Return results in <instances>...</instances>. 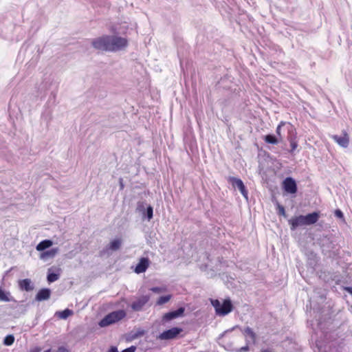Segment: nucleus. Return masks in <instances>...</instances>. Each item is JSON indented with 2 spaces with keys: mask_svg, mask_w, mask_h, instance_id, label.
Instances as JSON below:
<instances>
[{
  "mask_svg": "<svg viewBox=\"0 0 352 352\" xmlns=\"http://www.w3.org/2000/svg\"><path fill=\"white\" fill-rule=\"evenodd\" d=\"M128 44L126 38L116 36H102L92 41L93 47L98 50L114 52L125 47Z\"/></svg>",
  "mask_w": 352,
  "mask_h": 352,
  "instance_id": "nucleus-1",
  "label": "nucleus"
},
{
  "mask_svg": "<svg viewBox=\"0 0 352 352\" xmlns=\"http://www.w3.org/2000/svg\"><path fill=\"white\" fill-rule=\"evenodd\" d=\"M320 218L318 212H314L305 216L299 215L291 218L288 222L292 230H296L299 226L312 225L316 223Z\"/></svg>",
  "mask_w": 352,
  "mask_h": 352,
  "instance_id": "nucleus-2",
  "label": "nucleus"
},
{
  "mask_svg": "<svg viewBox=\"0 0 352 352\" xmlns=\"http://www.w3.org/2000/svg\"><path fill=\"white\" fill-rule=\"evenodd\" d=\"M210 302L214 307L216 314L219 316H226L233 309V305L230 299L224 300L222 303L217 299H212Z\"/></svg>",
  "mask_w": 352,
  "mask_h": 352,
  "instance_id": "nucleus-3",
  "label": "nucleus"
},
{
  "mask_svg": "<svg viewBox=\"0 0 352 352\" xmlns=\"http://www.w3.org/2000/svg\"><path fill=\"white\" fill-rule=\"evenodd\" d=\"M126 316V312L124 310H118L112 311L105 316L100 322L99 325L101 327H107L114 324Z\"/></svg>",
  "mask_w": 352,
  "mask_h": 352,
  "instance_id": "nucleus-4",
  "label": "nucleus"
},
{
  "mask_svg": "<svg viewBox=\"0 0 352 352\" xmlns=\"http://www.w3.org/2000/svg\"><path fill=\"white\" fill-rule=\"evenodd\" d=\"M183 332V329L181 327H172L169 329L165 330L157 336V339L160 340H170L183 337L180 334Z\"/></svg>",
  "mask_w": 352,
  "mask_h": 352,
  "instance_id": "nucleus-5",
  "label": "nucleus"
},
{
  "mask_svg": "<svg viewBox=\"0 0 352 352\" xmlns=\"http://www.w3.org/2000/svg\"><path fill=\"white\" fill-rule=\"evenodd\" d=\"M284 190L289 194H295L297 192V185L295 180L292 177H286L282 184Z\"/></svg>",
  "mask_w": 352,
  "mask_h": 352,
  "instance_id": "nucleus-6",
  "label": "nucleus"
},
{
  "mask_svg": "<svg viewBox=\"0 0 352 352\" xmlns=\"http://www.w3.org/2000/svg\"><path fill=\"white\" fill-rule=\"evenodd\" d=\"M184 312V308L180 307L175 311L166 313L163 315V316L162 318V322H168L173 319H175V318L182 316Z\"/></svg>",
  "mask_w": 352,
  "mask_h": 352,
  "instance_id": "nucleus-7",
  "label": "nucleus"
},
{
  "mask_svg": "<svg viewBox=\"0 0 352 352\" xmlns=\"http://www.w3.org/2000/svg\"><path fill=\"white\" fill-rule=\"evenodd\" d=\"M331 138L343 148H346L349 146V137L348 133L345 131L342 132V136L333 135L331 136Z\"/></svg>",
  "mask_w": 352,
  "mask_h": 352,
  "instance_id": "nucleus-8",
  "label": "nucleus"
},
{
  "mask_svg": "<svg viewBox=\"0 0 352 352\" xmlns=\"http://www.w3.org/2000/svg\"><path fill=\"white\" fill-rule=\"evenodd\" d=\"M148 296H142L134 301L131 304V307L133 311H139L142 309L143 307L148 302Z\"/></svg>",
  "mask_w": 352,
  "mask_h": 352,
  "instance_id": "nucleus-9",
  "label": "nucleus"
},
{
  "mask_svg": "<svg viewBox=\"0 0 352 352\" xmlns=\"http://www.w3.org/2000/svg\"><path fill=\"white\" fill-rule=\"evenodd\" d=\"M230 181L234 187H237L239 188L244 197L248 198V190H246L245 186L241 179L230 177Z\"/></svg>",
  "mask_w": 352,
  "mask_h": 352,
  "instance_id": "nucleus-10",
  "label": "nucleus"
},
{
  "mask_svg": "<svg viewBox=\"0 0 352 352\" xmlns=\"http://www.w3.org/2000/svg\"><path fill=\"white\" fill-rule=\"evenodd\" d=\"M149 266V259L148 258L142 257L140 259L139 263L135 268V272L140 274L146 272Z\"/></svg>",
  "mask_w": 352,
  "mask_h": 352,
  "instance_id": "nucleus-11",
  "label": "nucleus"
},
{
  "mask_svg": "<svg viewBox=\"0 0 352 352\" xmlns=\"http://www.w3.org/2000/svg\"><path fill=\"white\" fill-rule=\"evenodd\" d=\"M51 296V291L50 289L43 288L40 289L36 295L35 300L36 301H43L48 300Z\"/></svg>",
  "mask_w": 352,
  "mask_h": 352,
  "instance_id": "nucleus-12",
  "label": "nucleus"
},
{
  "mask_svg": "<svg viewBox=\"0 0 352 352\" xmlns=\"http://www.w3.org/2000/svg\"><path fill=\"white\" fill-rule=\"evenodd\" d=\"M19 287L22 291L30 292L34 289V285L29 278H25L19 281Z\"/></svg>",
  "mask_w": 352,
  "mask_h": 352,
  "instance_id": "nucleus-13",
  "label": "nucleus"
},
{
  "mask_svg": "<svg viewBox=\"0 0 352 352\" xmlns=\"http://www.w3.org/2000/svg\"><path fill=\"white\" fill-rule=\"evenodd\" d=\"M53 243L51 240L45 239L41 241L36 247V250L38 251H43L47 248H50L52 245Z\"/></svg>",
  "mask_w": 352,
  "mask_h": 352,
  "instance_id": "nucleus-14",
  "label": "nucleus"
},
{
  "mask_svg": "<svg viewBox=\"0 0 352 352\" xmlns=\"http://www.w3.org/2000/svg\"><path fill=\"white\" fill-rule=\"evenodd\" d=\"M243 333L246 337H249L253 342H255L256 336V333L250 327H248L245 328Z\"/></svg>",
  "mask_w": 352,
  "mask_h": 352,
  "instance_id": "nucleus-15",
  "label": "nucleus"
},
{
  "mask_svg": "<svg viewBox=\"0 0 352 352\" xmlns=\"http://www.w3.org/2000/svg\"><path fill=\"white\" fill-rule=\"evenodd\" d=\"M122 241L121 239H114L110 242L109 248L113 251H116L121 247Z\"/></svg>",
  "mask_w": 352,
  "mask_h": 352,
  "instance_id": "nucleus-16",
  "label": "nucleus"
},
{
  "mask_svg": "<svg viewBox=\"0 0 352 352\" xmlns=\"http://www.w3.org/2000/svg\"><path fill=\"white\" fill-rule=\"evenodd\" d=\"M57 252H58V249L57 248H54V249H52L50 250H48V251L43 252L41 254V258H47V257L53 258V257L55 256V255L57 254Z\"/></svg>",
  "mask_w": 352,
  "mask_h": 352,
  "instance_id": "nucleus-17",
  "label": "nucleus"
},
{
  "mask_svg": "<svg viewBox=\"0 0 352 352\" xmlns=\"http://www.w3.org/2000/svg\"><path fill=\"white\" fill-rule=\"evenodd\" d=\"M59 318L66 319L69 316L73 315V311L69 309H66L62 311H59L56 314Z\"/></svg>",
  "mask_w": 352,
  "mask_h": 352,
  "instance_id": "nucleus-18",
  "label": "nucleus"
},
{
  "mask_svg": "<svg viewBox=\"0 0 352 352\" xmlns=\"http://www.w3.org/2000/svg\"><path fill=\"white\" fill-rule=\"evenodd\" d=\"M264 140L266 143L272 144H277L279 142L278 139L273 135H266L264 137Z\"/></svg>",
  "mask_w": 352,
  "mask_h": 352,
  "instance_id": "nucleus-19",
  "label": "nucleus"
},
{
  "mask_svg": "<svg viewBox=\"0 0 352 352\" xmlns=\"http://www.w3.org/2000/svg\"><path fill=\"white\" fill-rule=\"evenodd\" d=\"M10 292H6L2 287H0V300L3 302L10 301Z\"/></svg>",
  "mask_w": 352,
  "mask_h": 352,
  "instance_id": "nucleus-20",
  "label": "nucleus"
},
{
  "mask_svg": "<svg viewBox=\"0 0 352 352\" xmlns=\"http://www.w3.org/2000/svg\"><path fill=\"white\" fill-rule=\"evenodd\" d=\"M170 298H171V295L160 296L157 301V305H164V304L168 302L170 300Z\"/></svg>",
  "mask_w": 352,
  "mask_h": 352,
  "instance_id": "nucleus-21",
  "label": "nucleus"
},
{
  "mask_svg": "<svg viewBox=\"0 0 352 352\" xmlns=\"http://www.w3.org/2000/svg\"><path fill=\"white\" fill-rule=\"evenodd\" d=\"M14 342V337L13 335L7 336L3 340V344L6 346L12 345Z\"/></svg>",
  "mask_w": 352,
  "mask_h": 352,
  "instance_id": "nucleus-22",
  "label": "nucleus"
},
{
  "mask_svg": "<svg viewBox=\"0 0 352 352\" xmlns=\"http://www.w3.org/2000/svg\"><path fill=\"white\" fill-rule=\"evenodd\" d=\"M59 278V274L55 273H48L47 274V281L50 283H53L57 280Z\"/></svg>",
  "mask_w": 352,
  "mask_h": 352,
  "instance_id": "nucleus-23",
  "label": "nucleus"
},
{
  "mask_svg": "<svg viewBox=\"0 0 352 352\" xmlns=\"http://www.w3.org/2000/svg\"><path fill=\"white\" fill-rule=\"evenodd\" d=\"M286 124L285 122L284 121H281L278 125L276 127V133L277 134V135L278 136V138L281 140L282 139V134H281V128L282 126H285Z\"/></svg>",
  "mask_w": 352,
  "mask_h": 352,
  "instance_id": "nucleus-24",
  "label": "nucleus"
},
{
  "mask_svg": "<svg viewBox=\"0 0 352 352\" xmlns=\"http://www.w3.org/2000/svg\"><path fill=\"white\" fill-rule=\"evenodd\" d=\"M289 141L290 147H291L290 152L293 153L298 147V142H296V140L294 138H291L289 140Z\"/></svg>",
  "mask_w": 352,
  "mask_h": 352,
  "instance_id": "nucleus-25",
  "label": "nucleus"
},
{
  "mask_svg": "<svg viewBox=\"0 0 352 352\" xmlns=\"http://www.w3.org/2000/svg\"><path fill=\"white\" fill-rule=\"evenodd\" d=\"M153 207L149 206L146 208V214L148 220H151L153 218Z\"/></svg>",
  "mask_w": 352,
  "mask_h": 352,
  "instance_id": "nucleus-26",
  "label": "nucleus"
},
{
  "mask_svg": "<svg viewBox=\"0 0 352 352\" xmlns=\"http://www.w3.org/2000/svg\"><path fill=\"white\" fill-rule=\"evenodd\" d=\"M334 214L338 218L344 219L343 213L340 210H339V209L336 210L334 212Z\"/></svg>",
  "mask_w": 352,
  "mask_h": 352,
  "instance_id": "nucleus-27",
  "label": "nucleus"
},
{
  "mask_svg": "<svg viewBox=\"0 0 352 352\" xmlns=\"http://www.w3.org/2000/svg\"><path fill=\"white\" fill-rule=\"evenodd\" d=\"M278 214L285 216V210L283 206L278 205Z\"/></svg>",
  "mask_w": 352,
  "mask_h": 352,
  "instance_id": "nucleus-28",
  "label": "nucleus"
},
{
  "mask_svg": "<svg viewBox=\"0 0 352 352\" xmlns=\"http://www.w3.org/2000/svg\"><path fill=\"white\" fill-rule=\"evenodd\" d=\"M135 346H131V347H129L127 349H125L122 352H135Z\"/></svg>",
  "mask_w": 352,
  "mask_h": 352,
  "instance_id": "nucleus-29",
  "label": "nucleus"
},
{
  "mask_svg": "<svg viewBox=\"0 0 352 352\" xmlns=\"http://www.w3.org/2000/svg\"><path fill=\"white\" fill-rule=\"evenodd\" d=\"M40 351H41V348L36 346L34 348L31 349L29 352H40Z\"/></svg>",
  "mask_w": 352,
  "mask_h": 352,
  "instance_id": "nucleus-30",
  "label": "nucleus"
},
{
  "mask_svg": "<svg viewBox=\"0 0 352 352\" xmlns=\"http://www.w3.org/2000/svg\"><path fill=\"white\" fill-rule=\"evenodd\" d=\"M344 290L352 296V287H346L344 288Z\"/></svg>",
  "mask_w": 352,
  "mask_h": 352,
  "instance_id": "nucleus-31",
  "label": "nucleus"
},
{
  "mask_svg": "<svg viewBox=\"0 0 352 352\" xmlns=\"http://www.w3.org/2000/svg\"><path fill=\"white\" fill-rule=\"evenodd\" d=\"M109 352H118V349L116 346H111Z\"/></svg>",
  "mask_w": 352,
  "mask_h": 352,
  "instance_id": "nucleus-32",
  "label": "nucleus"
},
{
  "mask_svg": "<svg viewBox=\"0 0 352 352\" xmlns=\"http://www.w3.org/2000/svg\"><path fill=\"white\" fill-rule=\"evenodd\" d=\"M151 291H153V292H160V289L159 287H153L151 289Z\"/></svg>",
  "mask_w": 352,
  "mask_h": 352,
  "instance_id": "nucleus-33",
  "label": "nucleus"
},
{
  "mask_svg": "<svg viewBox=\"0 0 352 352\" xmlns=\"http://www.w3.org/2000/svg\"><path fill=\"white\" fill-rule=\"evenodd\" d=\"M261 352H273V350L270 349H266L261 350Z\"/></svg>",
  "mask_w": 352,
  "mask_h": 352,
  "instance_id": "nucleus-34",
  "label": "nucleus"
},
{
  "mask_svg": "<svg viewBox=\"0 0 352 352\" xmlns=\"http://www.w3.org/2000/svg\"><path fill=\"white\" fill-rule=\"evenodd\" d=\"M44 352H51V349L46 350Z\"/></svg>",
  "mask_w": 352,
  "mask_h": 352,
  "instance_id": "nucleus-35",
  "label": "nucleus"
}]
</instances>
